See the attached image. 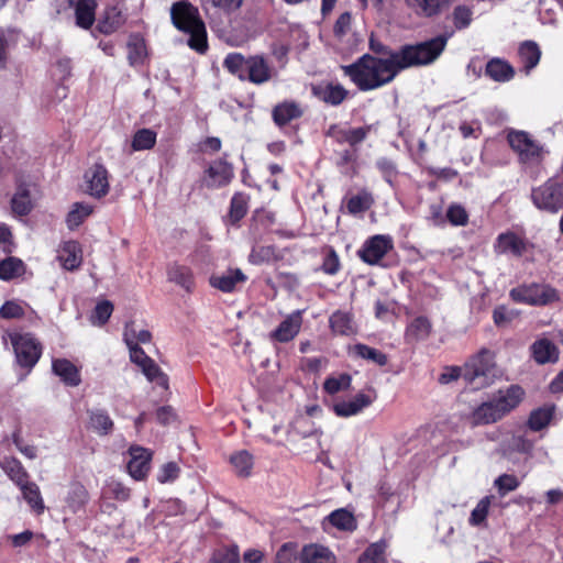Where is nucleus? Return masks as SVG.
Wrapping results in <instances>:
<instances>
[{
  "instance_id": "obj_19",
  "label": "nucleus",
  "mask_w": 563,
  "mask_h": 563,
  "mask_svg": "<svg viewBox=\"0 0 563 563\" xmlns=\"http://www.w3.org/2000/svg\"><path fill=\"white\" fill-rule=\"evenodd\" d=\"M523 395L525 391L520 386L511 385L505 390H498L492 399L504 417L519 405Z\"/></svg>"
},
{
  "instance_id": "obj_44",
  "label": "nucleus",
  "mask_w": 563,
  "mask_h": 563,
  "mask_svg": "<svg viewBox=\"0 0 563 563\" xmlns=\"http://www.w3.org/2000/svg\"><path fill=\"white\" fill-rule=\"evenodd\" d=\"M157 134L151 129L137 130L132 139V150L135 152L151 150L156 144Z\"/></svg>"
},
{
  "instance_id": "obj_27",
  "label": "nucleus",
  "mask_w": 563,
  "mask_h": 563,
  "mask_svg": "<svg viewBox=\"0 0 563 563\" xmlns=\"http://www.w3.org/2000/svg\"><path fill=\"white\" fill-rule=\"evenodd\" d=\"M273 120L279 125H286L294 119H298L302 115L300 106L295 101H285L277 104L273 109Z\"/></svg>"
},
{
  "instance_id": "obj_36",
  "label": "nucleus",
  "mask_w": 563,
  "mask_h": 563,
  "mask_svg": "<svg viewBox=\"0 0 563 563\" xmlns=\"http://www.w3.org/2000/svg\"><path fill=\"white\" fill-rule=\"evenodd\" d=\"M316 96L331 106L341 104L347 96V90L341 85L329 84L314 89Z\"/></svg>"
},
{
  "instance_id": "obj_24",
  "label": "nucleus",
  "mask_w": 563,
  "mask_h": 563,
  "mask_svg": "<svg viewBox=\"0 0 563 563\" xmlns=\"http://www.w3.org/2000/svg\"><path fill=\"white\" fill-rule=\"evenodd\" d=\"M373 402V399L365 394H357L353 399L336 402L333 410L336 416L347 418L356 416Z\"/></svg>"
},
{
  "instance_id": "obj_5",
  "label": "nucleus",
  "mask_w": 563,
  "mask_h": 563,
  "mask_svg": "<svg viewBox=\"0 0 563 563\" xmlns=\"http://www.w3.org/2000/svg\"><path fill=\"white\" fill-rule=\"evenodd\" d=\"M509 296L516 302L530 306H547L560 300V295L555 288L548 284L537 283L512 288Z\"/></svg>"
},
{
  "instance_id": "obj_8",
  "label": "nucleus",
  "mask_w": 563,
  "mask_h": 563,
  "mask_svg": "<svg viewBox=\"0 0 563 563\" xmlns=\"http://www.w3.org/2000/svg\"><path fill=\"white\" fill-rule=\"evenodd\" d=\"M16 362L20 366L31 369L38 362L42 354V345L31 333H11Z\"/></svg>"
},
{
  "instance_id": "obj_1",
  "label": "nucleus",
  "mask_w": 563,
  "mask_h": 563,
  "mask_svg": "<svg viewBox=\"0 0 563 563\" xmlns=\"http://www.w3.org/2000/svg\"><path fill=\"white\" fill-rule=\"evenodd\" d=\"M344 74L363 91L390 82L399 73L393 53L388 57L364 55L355 63L342 66Z\"/></svg>"
},
{
  "instance_id": "obj_20",
  "label": "nucleus",
  "mask_w": 563,
  "mask_h": 563,
  "mask_svg": "<svg viewBox=\"0 0 563 563\" xmlns=\"http://www.w3.org/2000/svg\"><path fill=\"white\" fill-rule=\"evenodd\" d=\"M299 561L300 563H336V558L329 548L310 543L301 549Z\"/></svg>"
},
{
  "instance_id": "obj_21",
  "label": "nucleus",
  "mask_w": 563,
  "mask_h": 563,
  "mask_svg": "<svg viewBox=\"0 0 563 563\" xmlns=\"http://www.w3.org/2000/svg\"><path fill=\"white\" fill-rule=\"evenodd\" d=\"M52 369L67 386L76 387L81 383L79 369L66 358L53 360Z\"/></svg>"
},
{
  "instance_id": "obj_40",
  "label": "nucleus",
  "mask_w": 563,
  "mask_h": 563,
  "mask_svg": "<svg viewBox=\"0 0 563 563\" xmlns=\"http://www.w3.org/2000/svg\"><path fill=\"white\" fill-rule=\"evenodd\" d=\"M92 206L85 202H75L67 214L66 223L70 230L78 228L91 213Z\"/></svg>"
},
{
  "instance_id": "obj_51",
  "label": "nucleus",
  "mask_w": 563,
  "mask_h": 563,
  "mask_svg": "<svg viewBox=\"0 0 563 563\" xmlns=\"http://www.w3.org/2000/svg\"><path fill=\"white\" fill-rule=\"evenodd\" d=\"M385 543L371 544L360 556L358 563H386Z\"/></svg>"
},
{
  "instance_id": "obj_54",
  "label": "nucleus",
  "mask_w": 563,
  "mask_h": 563,
  "mask_svg": "<svg viewBox=\"0 0 563 563\" xmlns=\"http://www.w3.org/2000/svg\"><path fill=\"white\" fill-rule=\"evenodd\" d=\"M128 58L131 65L142 63L145 56L144 41L137 36L131 37L128 43Z\"/></svg>"
},
{
  "instance_id": "obj_22",
  "label": "nucleus",
  "mask_w": 563,
  "mask_h": 563,
  "mask_svg": "<svg viewBox=\"0 0 563 563\" xmlns=\"http://www.w3.org/2000/svg\"><path fill=\"white\" fill-rule=\"evenodd\" d=\"M246 280L244 273L239 269H228L221 275H212L209 279L210 285L223 292H231L238 284Z\"/></svg>"
},
{
  "instance_id": "obj_26",
  "label": "nucleus",
  "mask_w": 563,
  "mask_h": 563,
  "mask_svg": "<svg viewBox=\"0 0 563 563\" xmlns=\"http://www.w3.org/2000/svg\"><path fill=\"white\" fill-rule=\"evenodd\" d=\"M406 3L421 15L433 16L445 11L452 0H406Z\"/></svg>"
},
{
  "instance_id": "obj_13",
  "label": "nucleus",
  "mask_w": 563,
  "mask_h": 563,
  "mask_svg": "<svg viewBox=\"0 0 563 563\" xmlns=\"http://www.w3.org/2000/svg\"><path fill=\"white\" fill-rule=\"evenodd\" d=\"M371 126L350 128L346 125L333 124L327 131V136L338 144H349L352 150L362 143L368 135Z\"/></svg>"
},
{
  "instance_id": "obj_32",
  "label": "nucleus",
  "mask_w": 563,
  "mask_h": 563,
  "mask_svg": "<svg viewBox=\"0 0 563 563\" xmlns=\"http://www.w3.org/2000/svg\"><path fill=\"white\" fill-rule=\"evenodd\" d=\"M23 499L29 504L31 509L41 515L45 510V505L41 495L40 487L36 483L27 481L25 484L19 486Z\"/></svg>"
},
{
  "instance_id": "obj_15",
  "label": "nucleus",
  "mask_w": 563,
  "mask_h": 563,
  "mask_svg": "<svg viewBox=\"0 0 563 563\" xmlns=\"http://www.w3.org/2000/svg\"><path fill=\"white\" fill-rule=\"evenodd\" d=\"M277 71L263 55L249 56V68L245 80L254 85H263L271 81Z\"/></svg>"
},
{
  "instance_id": "obj_63",
  "label": "nucleus",
  "mask_w": 563,
  "mask_h": 563,
  "mask_svg": "<svg viewBox=\"0 0 563 563\" xmlns=\"http://www.w3.org/2000/svg\"><path fill=\"white\" fill-rule=\"evenodd\" d=\"M296 559V545L294 543H285L276 553L274 563H294Z\"/></svg>"
},
{
  "instance_id": "obj_46",
  "label": "nucleus",
  "mask_w": 563,
  "mask_h": 563,
  "mask_svg": "<svg viewBox=\"0 0 563 563\" xmlns=\"http://www.w3.org/2000/svg\"><path fill=\"white\" fill-rule=\"evenodd\" d=\"M24 273V263L16 257L0 261V279L10 280Z\"/></svg>"
},
{
  "instance_id": "obj_7",
  "label": "nucleus",
  "mask_w": 563,
  "mask_h": 563,
  "mask_svg": "<svg viewBox=\"0 0 563 563\" xmlns=\"http://www.w3.org/2000/svg\"><path fill=\"white\" fill-rule=\"evenodd\" d=\"M510 147L518 154L519 161L525 165H538L542 162L545 151L523 131H511L507 136Z\"/></svg>"
},
{
  "instance_id": "obj_57",
  "label": "nucleus",
  "mask_w": 563,
  "mask_h": 563,
  "mask_svg": "<svg viewBox=\"0 0 563 563\" xmlns=\"http://www.w3.org/2000/svg\"><path fill=\"white\" fill-rule=\"evenodd\" d=\"M106 493L118 501H128L131 496V490L119 481L111 479L107 483Z\"/></svg>"
},
{
  "instance_id": "obj_14",
  "label": "nucleus",
  "mask_w": 563,
  "mask_h": 563,
  "mask_svg": "<svg viewBox=\"0 0 563 563\" xmlns=\"http://www.w3.org/2000/svg\"><path fill=\"white\" fill-rule=\"evenodd\" d=\"M302 325V310L288 314L278 327L268 334L272 342L287 343L294 340Z\"/></svg>"
},
{
  "instance_id": "obj_64",
  "label": "nucleus",
  "mask_w": 563,
  "mask_h": 563,
  "mask_svg": "<svg viewBox=\"0 0 563 563\" xmlns=\"http://www.w3.org/2000/svg\"><path fill=\"white\" fill-rule=\"evenodd\" d=\"M340 269V261L336 253L331 250L323 260L322 271L328 275H335Z\"/></svg>"
},
{
  "instance_id": "obj_39",
  "label": "nucleus",
  "mask_w": 563,
  "mask_h": 563,
  "mask_svg": "<svg viewBox=\"0 0 563 563\" xmlns=\"http://www.w3.org/2000/svg\"><path fill=\"white\" fill-rule=\"evenodd\" d=\"M352 353L361 358L373 362L376 365L384 366L388 362L386 354L377 349L371 347L363 343H357L352 347Z\"/></svg>"
},
{
  "instance_id": "obj_12",
  "label": "nucleus",
  "mask_w": 563,
  "mask_h": 563,
  "mask_svg": "<svg viewBox=\"0 0 563 563\" xmlns=\"http://www.w3.org/2000/svg\"><path fill=\"white\" fill-rule=\"evenodd\" d=\"M130 360L141 367L143 374L150 382H156L163 387H167V377L161 372L157 364L146 355V353L140 346H131Z\"/></svg>"
},
{
  "instance_id": "obj_23",
  "label": "nucleus",
  "mask_w": 563,
  "mask_h": 563,
  "mask_svg": "<svg viewBox=\"0 0 563 563\" xmlns=\"http://www.w3.org/2000/svg\"><path fill=\"white\" fill-rule=\"evenodd\" d=\"M329 324L331 331L336 335H353L357 332L356 323L352 313L338 310L330 316Z\"/></svg>"
},
{
  "instance_id": "obj_3",
  "label": "nucleus",
  "mask_w": 563,
  "mask_h": 563,
  "mask_svg": "<svg viewBox=\"0 0 563 563\" xmlns=\"http://www.w3.org/2000/svg\"><path fill=\"white\" fill-rule=\"evenodd\" d=\"M446 42L445 35H439L415 45H405L399 51L393 52L398 70L432 63L442 53Z\"/></svg>"
},
{
  "instance_id": "obj_49",
  "label": "nucleus",
  "mask_w": 563,
  "mask_h": 563,
  "mask_svg": "<svg viewBox=\"0 0 563 563\" xmlns=\"http://www.w3.org/2000/svg\"><path fill=\"white\" fill-rule=\"evenodd\" d=\"M91 428L99 434H109L113 429V421L103 410H96L90 413Z\"/></svg>"
},
{
  "instance_id": "obj_30",
  "label": "nucleus",
  "mask_w": 563,
  "mask_h": 563,
  "mask_svg": "<svg viewBox=\"0 0 563 563\" xmlns=\"http://www.w3.org/2000/svg\"><path fill=\"white\" fill-rule=\"evenodd\" d=\"M96 0H78L75 8L76 24L88 30L95 22Z\"/></svg>"
},
{
  "instance_id": "obj_52",
  "label": "nucleus",
  "mask_w": 563,
  "mask_h": 563,
  "mask_svg": "<svg viewBox=\"0 0 563 563\" xmlns=\"http://www.w3.org/2000/svg\"><path fill=\"white\" fill-rule=\"evenodd\" d=\"M553 415L551 408H539L533 410L529 417L528 426L533 431H540L545 428Z\"/></svg>"
},
{
  "instance_id": "obj_17",
  "label": "nucleus",
  "mask_w": 563,
  "mask_h": 563,
  "mask_svg": "<svg viewBox=\"0 0 563 563\" xmlns=\"http://www.w3.org/2000/svg\"><path fill=\"white\" fill-rule=\"evenodd\" d=\"M527 241L514 232H506L498 235L495 243V251L500 254H511L516 257L522 256L527 251Z\"/></svg>"
},
{
  "instance_id": "obj_34",
  "label": "nucleus",
  "mask_w": 563,
  "mask_h": 563,
  "mask_svg": "<svg viewBox=\"0 0 563 563\" xmlns=\"http://www.w3.org/2000/svg\"><path fill=\"white\" fill-rule=\"evenodd\" d=\"M518 56L526 73L528 74L532 68H534L539 64L541 51L537 43L532 41H527L520 45Z\"/></svg>"
},
{
  "instance_id": "obj_11",
  "label": "nucleus",
  "mask_w": 563,
  "mask_h": 563,
  "mask_svg": "<svg viewBox=\"0 0 563 563\" xmlns=\"http://www.w3.org/2000/svg\"><path fill=\"white\" fill-rule=\"evenodd\" d=\"M129 455L126 468L130 476L135 481L145 479L151 470L152 452L140 445H132Z\"/></svg>"
},
{
  "instance_id": "obj_31",
  "label": "nucleus",
  "mask_w": 563,
  "mask_h": 563,
  "mask_svg": "<svg viewBox=\"0 0 563 563\" xmlns=\"http://www.w3.org/2000/svg\"><path fill=\"white\" fill-rule=\"evenodd\" d=\"M485 75L494 81L505 82L509 81L514 77L515 71L507 62L499 58H493L486 65Z\"/></svg>"
},
{
  "instance_id": "obj_37",
  "label": "nucleus",
  "mask_w": 563,
  "mask_h": 563,
  "mask_svg": "<svg viewBox=\"0 0 563 563\" xmlns=\"http://www.w3.org/2000/svg\"><path fill=\"white\" fill-rule=\"evenodd\" d=\"M168 279L187 291H190L194 286V275L189 267L174 264L168 268Z\"/></svg>"
},
{
  "instance_id": "obj_61",
  "label": "nucleus",
  "mask_w": 563,
  "mask_h": 563,
  "mask_svg": "<svg viewBox=\"0 0 563 563\" xmlns=\"http://www.w3.org/2000/svg\"><path fill=\"white\" fill-rule=\"evenodd\" d=\"M446 217L453 225H465L468 221L466 210L460 205H452L446 211Z\"/></svg>"
},
{
  "instance_id": "obj_25",
  "label": "nucleus",
  "mask_w": 563,
  "mask_h": 563,
  "mask_svg": "<svg viewBox=\"0 0 563 563\" xmlns=\"http://www.w3.org/2000/svg\"><path fill=\"white\" fill-rule=\"evenodd\" d=\"M501 418L503 416L493 399L476 407L471 415V421L474 426L494 423Z\"/></svg>"
},
{
  "instance_id": "obj_48",
  "label": "nucleus",
  "mask_w": 563,
  "mask_h": 563,
  "mask_svg": "<svg viewBox=\"0 0 563 563\" xmlns=\"http://www.w3.org/2000/svg\"><path fill=\"white\" fill-rule=\"evenodd\" d=\"M11 206L18 216L29 214L33 208L29 190L20 187L11 200Z\"/></svg>"
},
{
  "instance_id": "obj_35",
  "label": "nucleus",
  "mask_w": 563,
  "mask_h": 563,
  "mask_svg": "<svg viewBox=\"0 0 563 563\" xmlns=\"http://www.w3.org/2000/svg\"><path fill=\"white\" fill-rule=\"evenodd\" d=\"M223 67L240 80H245V75L249 68V57L241 53H229L223 59Z\"/></svg>"
},
{
  "instance_id": "obj_9",
  "label": "nucleus",
  "mask_w": 563,
  "mask_h": 563,
  "mask_svg": "<svg viewBox=\"0 0 563 563\" xmlns=\"http://www.w3.org/2000/svg\"><path fill=\"white\" fill-rule=\"evenodd\" d=\"M391 236L377 234L367 239L358 250L360 258L368 265H382L385 255L393 250Z\"/></svg>"
},
{
  "instance_id": "obj_4",
  "label": "nucleus",
  "mask_w": 563,
  "mask_h": 563,
  "mask_svg": "<svg viewBox=\"0 0 563 563\" xmlns=\"http://www.w3.org/2000/svg\"><path fill=\"white\" fill-rule=\"evenodd\" d=\"M497 375L494 353L487 349L481 350L464 365L463 379L474 389L489 386Z\"/></svg>"
},
{
  "instance_id": "obj_41",
  "label": "nucleus",
  "mask_w": 563,
  "mask_h": 563,
  "mask_svg": "<svg viewBox=\"0 0 563 563\" xmlns=\"http://www.w3.org/2000/svg\"><path fill=\"white\" fill-rule=\"evenodd\" d=\"M249 209V196L242 192H236L231 199L229 220L231 224H236L245 217Z\"/></svg>"
},
{
  "instance_id": "obj_6",
  "label": "nucleus",
  "mask_w": 563,
  "mask_h": 563,
  "mask_svg": "<svg viewBox=\"0 0 563 563\" xmlns=\"http://www.w3.org/2000/svg\"><path fill=\"white\" fill-rule=\"evenodd\" d=\"M531 200L539 209L556 213L563 209V181L558 178H550L531 191Z\"/></svg>"
},
{
  "instance_id": "obj_2",
  "label": "nucleus",
  "mask_w": 563,
  "mask_h": 563,
  "mask_svg": "<svg viewBox=\"0 0 563 563\" xmlns=\"http://www.w3.org/2000/svg\"><path fill=\"white\" fill-rule=\"evenodd\" d=\"M170 18L175 27L187 33L188 46L202 54L208 48L207 31L198 8L186 0L175 2L170 8Z\"/></svg>"
},
{
  "instance_id": "obj_60",
  "label": "nucleus",
  "mask_w": 563,
  "mask_h": 563,
  "mask_svg": "<svg viewBox=\"0 0 563 563\" xmlns=\"http://www.w3.org/2000/svg\"><path fill=\"white\" fill-rule=\"evenodd\" d=\"M23 316L24 308L19 301L8 300L0 308V317L3 319H18Z\"/></svg>"
},
{
  "instance_id": "obj_38",
  "label": "nucleus",
  "mask_w": 563,
  "mask_h": 563,
  "mask_svg": "<svg viewBox=\"0 0 563 563\" xmlns=\"http://www.w3.org/2000/svg\"><path fill=\"white\" fill-rule=\"evenodd\" d=\"M327 519L333 527L343 531H353L357 526L353 514L344 508L332 511Z\"/></svg>"
},
{
  "instance_id": "obj_58",
  "label": "nucleus",
  "mask_w": 563,
  "mask_h": 563,
  "mask_svg": "<svg viewBox=\"0 0 563 563\" xmlns=\"http://www.w3.org/2000/svg\"><path fill=\"white\" fill-rule=\"evenodd\" d=\"M113 305L109 300L99 302L91 314L92 324L103 325L111 317Z\"/></svg>"
},
{
  "instance_id": "obj_10",
  "label": "nucleus",
  "mask_w": 563,
  "mask_h": 563,
  "mask_svg": "<svg viewBox=\"0 0 563 563\" xmlns=\"http://www.w3.org/2000/svg\"><path fill=\"white\" fill-rule=\"evenodd\" d=\"M233 176L234 173L231 164L223 159H217L205 170L201 184L209 189L221 188L229 185Z\"/></svg>"
},
{
  "instance_id": "obj_43",
  "label": "nucleus",
  "mask_w": 563,
  "mask_h": 563,
  "mask_svg": "<svg viewBox=\"0 0 563 563\" xmlns=\"http://www.w3.org/2000/svg\"><path fill=\"white\" fill-rule=\"evenodd\" d=\"M88 498L87 489L81 484L76 483L70 486L66 503L73 512H77L86 505Z\"/></svg>"
},
{
  "instance_id": "obj_56",
  "label": "nucleus",
  "mask_w": 563,
  "mask_h": 563,
  "mask_svg": "<svg viewBox=\"0 0 563 563\" xmlns=\"http://www.w3.org/2000/svg\"><path fill=\"white\" fill-rule=\"evenodd\" d=\"M490 504V496H486L478 501L476 507L471 512L470 523L472 526H479L486 520Z\"/></svg>"
},
{
  "instance_id": "obj_29",
  "label": "nucleus",
  "mask_w": 563,
  "mask_h": 563,
  "mask_svg": "<svg viewBox=\"0 0 563 563\" xmlns=\"http://www.w3.org/2000/svg\"><path fill=\"white\" fill-rule=\"evenodd\" d=\"M532 356L539 364L555 362L559 356L556 346L548 339L536 341L532 346Z\"/></svg>"
},
{
  "instance_id": "obj_47",
  "label": "nucleus",
  "mask_w": 563,
  "mask_h": 563,
  "mask_svg": "<svg viewBox=\"0 0 563 563\" xmlns=\"http://www.w3.org/2000/svg\"><path fill=\"white\" fill-rule=\"evenodd\" d=\"M431 331V323L424 317H418L412 320V322L408 325L406 335L410 340H423L428 338Z\"/></svg>"
},
{
  "instance_id": "obj_16",
  "label": "nucleus",
  "mask_w": 563,
  "mask_h": 563,
  "mask_svg": "<svg viewBox=\"0 0 563 563\" xmlns=\"http://www.w3.org/2000/svg\"><path fill=\"white\" fill-rule=\"evenodd\" d=\"M89 194L96 198L104 197L109 191V174L103 165L96 164L85 174Z\"/></svg>"
},
{
  "instance_id": "obj_55",
  "label": "nucleus",
  "mask_w": 563,
  "mask_h": 563,
  "mask_svg": "<svg viewBox=\"0 0 563 563\" xmlns=\"http://www.w3.org/2000/svg\"><path fill=\"white\" fill-rule=\"evenodd\" d=\"M520 485V479L512 474H501L494 481V486L497 488L500 496L516 490Z\"/></svg>"
},
{
  "instance_id": "obj_42",
  "label": "nucleus",
  "mask_w": 563,
  "mask_h": 563,
  "mask_svg": "<svg viewBox=\"0 0 563 563\" xmlns=\"http://www.w3.org/2000/svg\"><path fill=\"white\" fill-rule=\"evenodd\" d=\"M373 203L374 198L372 194L366 190H362L347 200L346 209L351 214H358L368 210Z\"/></svg>"
},
{
  "instance_id": "obj_33",
  "label": "nucleus",
  "mask_w": 563,
  "mask_h": 563,
  "mask_svg": "<svg viewBox=\"0 0 563 563\" xmlns=\"http://www.w3.org/2000/svg\"><path fill=\"white\" fill-rule=\"evenodd\" d=\"M123 23L124 18L121 11L115 7H111L104 11L102 18L98 22L97 29L103 34H111L119 30Z\"/></svg>"
},
{
  "instance_id": "obj_18",
  "label": "nucleus",
  "mask_w": 563,
  "mask_h": 563,
  "mask_svg": "<svg viewBox=\"0 0 563 563\" xmlns=\"http://www.w3.org/2000/svg\"><path fill=\"white\" fill-rule=\"evenodd\" d=\"M57 260L67 271L77 269L82 263V250L78 242L66 241L57 250Z\"/></svg>"
},
{
  "instance_id": "obj_50",
  "label": "nucleus",
  "mask_w": 563,
  "mask_h": 563,
  "mask_svg": "<svg viewBox=\"0 0 563 563\" xmlns=\"http://www.w3.org/2000/svg\"><path fill=\"white\" fill-rule=\"evenodd\" d=\"M277 258L276 247L273 245L253 246L249 262L254 265H261Z\"/></svg>"
},
{
  "instance_id": "obj_53",
  "label": "nucleus",
  "mask_w": 563,
  "mask_h": 563,
  "mask_svg": "<svg viewBox=\"0 0 563 563\" xmlns=\"http://www.w3.org/2000/svg\"><path fill=\"white\" fill-rule=\"evenodd\" d=\"M351 376L347 374L331 376L324 380L323 388L328 394L334 395L341 390L347 389L351 385Z\"/></svg>"
},
{
  "instance_id": "obj_28",
  "label": "nucleus",
  "mask_w": 563,
  "mask_h": 563,
  "mask_svg": "<svg viewBox=\"0 0 563 563\" xmlns=\"http://www.w3.org/2000/svg\"><path fill=\"white\" fill-rule=\"evenodd\" d=\"M0 466L18 487L30 481L29 473L22 463L15 457H3L0 462Z\"/></svg>"
},
{
  "instance_id": "obj_59",
  "label": "nucleus",
  "mask_w": 563,
  "mask_h": 563,
  "mask_svg": "<svg viewBox=\"0 0 563 563\" xmlns=\"http://www.w3.org/2000/svg\"><path fill=\"white\" fill-rule=\"evenodd\" d=\"M179 473V466L175 462H168L158 470L156 478L161 484L172 483L178 478Z\"/></svg>"
},
{
  "instance_id": "obj_62",
  "label": "nucleus",
  "mask_w": 563,
  "mask_h": 563,
  "mask_svg": "<svg viewBox=\"0 0 563 563\" xmlns=\"http://www.w3.org/2000/svg\"><path fill=\"white\" fill-rule=\"evenodd\" d=\"M453 20L457 29H464L468 26L472 21V11L464 5H459L454 9Z\"/></svg>"
},
{
  "instance_id": "obj_45",
  "label": "nucleus",
  "mask_w": 563,
  "mask_h": 563,
  "mask_svg": "<svg viewBox=\"0 0 563 563\" xmlns=\"http://www.w3.org/2000/svg\"><path fill=\"white\" fill-rule=\"evenodd\" d=\"M230 462L240 476H249L253 468V456L246 450H241L231 455Z\"/></svg>"
}]
</instances>
